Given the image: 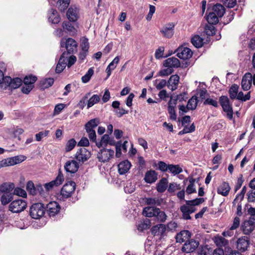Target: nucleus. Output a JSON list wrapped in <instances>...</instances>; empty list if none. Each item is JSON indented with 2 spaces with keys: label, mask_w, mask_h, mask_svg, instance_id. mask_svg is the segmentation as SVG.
<instances>
[{
  "label": "nucleus",
  "mask_w": 255,
  "mask_h": 255,
  "mask_svg": "<svg viewBox=\"0 0 255 255\" xmlns=\"http://www.w3.org/2000/svg\"><path fill=\"white\" fill-rule=\"evenodd\" d=\"M255 85V74L253 76L251 73H247L243 77L241 85L244 91H248L250 89L252 83Z\"/></svg>",
  "instance_id": "1a4fd4ad"
},
{
  "label": "nucleus",
  "mask_w": 255,
  "mask_h": 255,
  "mask_svg": "<svg viewBox=\"0 0 255 255\" xmlns=\"http://www.w3.org/2000/svg\"><path fill=\"white\" fill-rule=\"evenodd\" d=\"M64 181V176L60 171H59L58 174L56 178L49 183H45L44 186L47 191H49L54 187L58 186L61 185Z\"/></svg>",
  "instance_id": "4468645a"
},
{
  "label": "nucleus",
  "mask_w": 255,
  "mask_h": 255,
  "mask_svg": "<svg viewBox=\"0 0 255 255\" xmlns=\"http://www.w3.org/2000/svg\"><path fill=\"white\" fill-rule=\"evenodd\" d=\"M242 201V200H238V201L235 203V200H234L233 202V206H237V214L239 216H241L242 215V204H241Z\"/></svg>",
  "instance_id": "e2e57ef3"
},
{
  "label": "nucleus",
  "mask_w": 255,
  "mask_h": 255,
  "mask_svg": "<svg viewBox=\"0 0 255 255\" xmlns=\"http://www.w3.org/2000/svg\"><path fill=\"white\" fill-rule=\"evenodd\" d=\"M13 196L11 193L3 194L0 197L1 204L6 205L12 200Z\"/></svg>",
  "instance_id": "c03bdc74"
},
{
  "label": "nucleus",
  "mask_w": 255,
  "mask_h": 255,
  "mask_svg": "<svg viewBox=\"0 0 255 255\" xmlns=\"http://www.w3.org/2000/svg\"><path fill=\"white\" fill-rule=\"evenodd\" d=\"M79 168L78 163L75 160L67 161L64 165V168L67 172L75 173Z\"/></svg>",
  "instance_id": "a211bd4d"
},
{
  "label": "nucleus",
  "mask_w": 255,
  "mask_h": 255,
  "mask_svg": "<svg viewBox=\"0 0 255 255\" xmlns=\"http://www.w3.org/2000/svg\"><path fill=\"white\" fill-rule=\"evenodd\" d=\"M169 232L166 225L160 224V237L167 236Z\"/></svg>",
  "instance_id": "69168bd1"
},
{
  "label": "nucleus",
  "mask_w": 255,
  "mask_h": 255,
  "mask_svg": "<svg viewBox=\"0 0 255 255\" xmlns=\"http://www.w3.org/2000/svg\"><path fill=\"white\" fill-rule=\"evenodd\" d=\"M124 190L126 193L129 194L131 193L135 190L134 185H132L131 182H128L124 188Z\"/></svg>",
  "instance_id": "0e129e2a"
},
{
  "label": "nucleus",
  "mask_w": 255,
  "mask_h": 255,
  "mask_svg": "<svg viewBox=\"0 0 255 255\" xmlns=\"http://www.w3.org/2000/svg\"><path fill=\"white\" fill-rule=\"evenodd\" d=\"M143 214L146 217H155L158 220V215L159 214V209L154 206H148L145 207L143 210Z\"/></svg>",
  "instance_id": "f3484780"
},
{
  "label": "nucleus",
  "mask_w": 255,
  "mask_h": 255,
  "mask_svg": "<svg viewBox=\"0 0 255 255\" xmlns=\"http://www.w3.org/2000/svg\"><path fill=\"white\" fill-rule=\"evenodd\" d=\"M47 17L48 21L53 24L58 23L61 19L56 10L54 9H51L49 10Z\"/></svg>",
  "instance_id": "4be33fe9"
},
{
  "label": "nucleus",
  "mask_w": 255,
  "mask_h": 255,
  "mask_svg": "<svg viewBox=\"0 0 255 255\" xmlns=\"http://www.w3.org/2000/svg\"><path fill=\"white\" fill-rule=\"evenodd\" d=\"M13 194L18 196L25 198L27 196L26 192L23 189L19 187L14 188Z\"/></svg>",
  "instance_id": "bf43d9fd"
},
{
  "label": "nucleus",
  "mask_w": 255,
  "mask_h": 255,
  "mask_svg": "<svg viewBox=\"0 0 255 255\" xmlns=\"http://www.w3.org/2000/svg\"><path fill=\"white\" fill-rule=\"evenodd\" d=\"M94 74V70L92 68H90L86 74L82 77V81L84 83H86L89 81L92 76Z\"/></svg>",
  "instance_id": "5fc2aeb1"
},
{
  "label": "nucleus",
  "mask_w": 255,
  "mask_h": 255,
  "mask_svg": "<svg viewBox=\"0 0 255 255\" xmlns=\"http://www.w3.org/2000/svg\"><path fill=\"white\" fill-rule=\"evenodd\" d=\"M53 78H45L40 81V87L42 89H46L51 87L53 84Z\"/></svg>",
  "instance_id": "a19ab883"
},
{
  "label": "nucleus",
  "mask_w": 255,
  "mask_h": 255,
  "mask_svg": "<svg viewBox=\"0 0 255 255\" xmlns=\"http://www.w3.org/2000/svg\"><path fill=\"white\" fill-rule=\"evenodd\" d=\"M89 100L87 101V109H89L92 106H93L95 104L98 103L100 100V96L98 95L95 94L93 95L90 98H89Z\"/></svg>",
  "instance_id": "4c0bfd02"
},
{
  "label": "nucleus",
  "mask_w": 255,
  "mask_h": 255,
  "mask_svg": "<svg viewBox=\"0 0 255 255\" xmlns=\"http://www.w3.org/2000/svg\"><path fill=\"white\" fill-rule=\"evenodd\" d=\"M180 65V63L179 60L174 57L167 59L163 63L164 67H169L172 69V68H177L179 67Z\"/></svg>",
  "instance_id": "bb28decb"
},
{
  "label": "nucleus",
  "mask_w": 255,
  "mask_h": 255,
  "mask_svg": "<svg viewBox=\"0 0 255 255\" xmlns=\"http://www.w3.org/2000/svg\"><path fill=\"white\" fill-rule=\"evenodd\" d=\"M26 190L31 195L36 194V189L32 181H29L26 184Z\"/></svg>",
  "instance_id": "603ef678"
},
{
  "label": "nucleus",
  "mask_w": 255,
  "mask_h": 255,
  "mask_svg": "<svg viewBox=\"0 0 255 255\" xmlns=\"http://www.w3.org/2000/svg\"><path fill=\"white\" fill-rule=\"evenodd\" d=\"M197 105V98L196 96H193L188 102L187 106L191 110L195 109Z\"/></svg>",
  "instance_id": "3c124183"
},
{
  "label": "nucleus",
  "mask_w": 255,
  "mask_h": 255,
  "mask_svg": "<svg viewBox=\"0 0 255 255\" xmlns=\"http://www.w3.org/2000/svg\"><path fill=\"white\" fill-rule=\"evenodd\" d=\"M176 105V100L173 99V97H171L170 101L168 102V112L169 114L170 119L176 121L177 116L175 113V108Z\"/></svg>",
  "instance_id": "6ab92c4d"
},
{
  "label": "nucleus",
  "mask_w": 255,
  "mask_h": 255,
  "mask_svg": "<svg viewBox=\"0 0 255 255\" xmlns=\"http://www.w3.org/2000/svg\"><path fill=\"white\" fill-rule=\"evenodd\" d=\"M114 154V151L112 149H102L97 155L99 160L105 162L109 161Z\"/></svg>",
  "instance_id": "dca6fc26"
},
{
  "label": "nucleus",
  "mask_w": 255,
  "mask_h": 255,
  "mask_svg": "<svg viewBox=\"0 0 255 255\" xmlns=\"http://www.w3.org/2000/svg\"><path fill=\"white\" fill-rule=\"evenodd\" d=\"M181 189V187L180 184H177L176 182H171L169 184L167 191L171 195H174L175 192Z\"/></svg>",
  "instance_id": "473e14b6"
},
{
  "label": "nucleus",
  "mask_w": 255,
  "mask_h": 255,
  "mask_svg": "<svg viewBox=\"0 0 255 255\" xmlns=\"http://www.w3.org/2000/svg\"><path fill=\"white\" fill-rule=\"evenodd\" d=\"M70 0H59L57 2L59 9L61 11H64L69 6Z\"/></svg>",
  "instance_id": "09e8293b"
},
{
  "label": "nucleus",
  "mask_w": 255,
  "mask_h": 255,
  "mask_svg": "<svg viewBox=\"0 0 255 255\" xmlns=\"http://www.w3.org/2000/svg\"><path fill=\"white\" fill-rule=\"evenodd\" d=\"M120 61V58L119 56H116L113 60L109 64L108 67H109L112 70H114L116 67L117 65L119 63Z\"/></svg>",
  "instance_id": "338daca9"
},
{
  "label": "nucleus",
  "mask_w": 255,
  "mask_h": 255,
  "mask_svg": "<svg viewBox=\"0 0 255 255\" xmlns=\"http://www.w3.org/2000/svg\"><path fill=\"white\" fill-rule=\"evenodd\" d=\"M75 187L76 183L73 181H69L65 183L60 191L62 199L71 197L75 190Z\"/></svg>",
  "instance_id": "0eeeda50"
},
{
  "label": "nucleus",
  "mask_w": 255,
  "mask_h": 255,
  "mask_svg": "<svg viewBox=\"0 0 255 255\" xmlns=\"http://www.w3.org/2000/svg\"><path fill=\"white\" fill-rule=\"evenodd\" d=\"M66 16L70 21H76L80 17L79 7L75 5H71L67 11Z\"/></svg>",
  "instance_id": "9d476101"
},
{
  "label": "nucleus",
  "mask_w": 255,
  "mask_h": 255,
  "mask_svg": "<svg viewBox=\"0 0 255 255\" xmlns=\"http://www.w3.org/2000/svg\"><path fill=\"white\" fill-rule=\"evenodd\" d=\"M65 54L66 52H63L56 66L55 71L57 73H60L63 71L67 65V57L65 56Z\"/></svg>",
  "instance_id": "5701e85b"
},
{
  "label": "nucleus",
  "mask_w": 255,
  "mask_h": 255,
  "mask_svg": "<svg viewBox=\"0 0 255 255\" xmlns=\"http://www.w3.org/2000/svg\"><path fill=\"white\" fill-rule=\"evenodd\" d=\"M61 207L55 201L50 202L46 206V211L50 217H55L60 212Z\"/></svg>",
  "instance_id": "f8f14e48"
},
{
  "label": "nucleus",
  "mask_w": 255,
  "mask_h": 255,
  "mask_svg": "<svg viewBox=\"0 0 255 255\" xmlns=\"http://www.w3.org/2000/svg\"><path fill=\"white\" fill-rule=\"evenodd\" d=\"M249 245V241L247 237H242L239 238L237 242V248L242 252L245 251Z\"/></svg>",
  "instance_id": "b1692460"
},
{
  "label": "nucleus",
  "mask_w": 255,
  "mask_h": 255,
  "mask_svg": "<svg viewBox=\"0 0 255 255\" xmlns=\"http://www.w3.org/2000/svg\"><path fill=\"white\" fill-rule=\"evenodd\" d=\"M27 207V202L23 199H15L9 205V210L13 213H18L24 211Z\"/></svg>",
  "instance_id": "20e7f679"
},
{
  "label": "nucleus",
  "mask_w": 255,
  "mask_h": 255,
  "mask_svg": "<svg viewBox=\"0 0 255 255\" xmlns=\"http://www.w3.org/2000/svg\"><path fill=\"white\" fill-rule=\"evenodd\" d=\"M191 237V233L188 230H183L178 233L176 236L177 243H182L186 242Z\"/></svg>",
  "instance_id": "aec40b11"
},
{
  "label": "nucleus",
  "mask_w": 255,
  "mask_h": 255,
  "mask_svg": "<svg viewBox=\"0 0 255 255\" xmlns=\"http://www.w3.org/2000/svg\"><path fill=\"white\" fill-rule=\"evenodd\" d=\"M214 24H207L205 27L204 32L208 36H212L215 33Z\"/></svg>",
  "instance_id": "864d4df0"
},
{
  "label": "nucleus",
  "mask_w": 255,
  "mask_h": 255,
  "mask_svg": "<svg viewBox=\"0 0 255 255\" xmlns=\"http://www.w3.org/2000/svg\"><path fill=\"white\" fill-rule=\"evenodd\" d=\"M191 42L196 48L201 47L203 44V39L198 35H194L191 38Z\"/></svg>",
  "instance_id": "58836bf2"
},
{
  "label": "nucleus",
  "mask_w": 255,
  "mask_h": 255,
  "mask_svg": "<svg viewBox=\"0 0 255 255\" xmlns=\"http://www.w3.org/2000/svg\"><path fill=\"white\" fill-rule=\"evenodd\" d=\"M231 188L228 183L224 182L218 188L217 192L224 196L228 195Z\"/></svg>",
  "instance_id": "cd10ccee"
},
{
  "label": "nucleus",
  "mask_w": 255,
  "mask_h": 255,
  "mask_svg": "<svg viewBox=\"0 0 255 255\" xmlns=\"http://www.w3.org/2000/svg\"><path fill=\"white\" fill-rule=\"evenodd\" d=\"M131 165L130 162L128 160L121 162L118 164L119 173L121 175L127 173L130 168Z\"/></svg>",
  "instance_id": "393cba45"
},
{
  "label": "nucleus",
  "mask_w": 255,
  "mask_h": 255,
  "mask_svg": "<svg viewBox=\"0 0 255 255\" xmlns=\"http://www.w3.org/2000/svg\"><path fill=\"white\" fill-rule=\"evenodd\" d=\"M150 226V221L148 219H146L143 222H140L137 225V229L139 232H143L144 230H146Z\"/></svg>",
  "instance_id": "e433bc0d"
},
{
  "label": "nucleus",
  "mask_w": 255,
  "mask_h": 255,
  "mask_svg": "<svg viewBox=\"0 0 255 255\" xmlns=\"http://www.w3.org/2000/svg\"><path fill=\"white\" fill-rule=\"evenodd\" d=\"M219 17L217 15L213 13L212 12H209V14L207 16L206 19L209 24H216L219 22Z\"/></svg>",
  "instance_id": "37998d69"
},
{
  "label": "nucleus",
  "mask_w": 255,
  "mask_h": 255,
  "mask_svg": "<svg viewBox=\"0 0 255 255\" xmlns=\"http://www.w3.org/2000/svg\"><path fill=\"white\" fill-rule=\"evenodd\" d=\"M169 171L173 175H176L181 173L183 169L178 164H169Z\"/></svg>",
  "instance_id": "ea45409f"
},
{
  "label": "nucleus",
  "mask_w": 255,
  "mask_h": 255,
  "mask_svg": "<svg viewBox=\"0 0 255 255\" xmlns=\"http://www.w3.org/2000/svg\"><path fill=\"white\" fill-rule=\"evenodd\" d=\"M174 27L173 23H168L163 26L161 32L165 37L170 38L174 34Z\"/></svg>",
  "instance_id": "412c9836"
},
{
  "label": "nucleus",
  "mask_w": 255,
  "mask_h": 255,
  "mask_svg": "<svg viewBox=\"0 0 255 255\" xmlns=\"http://www.w3.org/2000/svg\"><path fill=\"white\" fill-rule=\"evenodd\" d=\"M100 124V120L98 118L91 120L85 125V129L94 130V128H96Z\"/></svg>",
  "instance_id": "c9c22d12"
},
{
  "label": "nucleus",
  "mask_w": 255,
  "mask_h": 255,
  "mask_svg": "<svg viewBox=\"0 0 255 255\" xmlns=\"http://www.w3.org/2000/svg\"><path fill=\"white\" fill-rule=\"evenodd\" d=\"M36 77L32 75H29L25 77L23 79V83L24 84L33 85V83L36 81Z\"/></svg>",
  "instance_id": "13d9d810"
},
{
  "label": "nucleus",
  "mask_w": 255,
  "mask_h": 255,
  "mask_svg": "<svg viewBox=\"0 0 255 255\" xmlns=\"http://www.w3.org/2000/svg\"><path fill=\"white\" fill-rule=\"evenodd\" d=\"M255 225L251 223V221H245L242 225L243 231L245 234H250L255 229Z\"/></svg>",
  "instance_id": "c85d7f7f"
},
{
  "label": "nucleus",
  "mask_w": 255,
  "mask_h": 255,
  "mask_svg": "<svg viewBox=\"0 0 255 255\" xmlns=\"http://www.w3.org/2000/svg\"><path fill=\"white\" fill-rule=\"evenodd\" d=\"M14 187L15 186L13 183H3L0 185V193H10Z\"/></svg>",
  "instance_id": "c756f323"
},
{
  "label": "nucleus",
  "mask_w": 255,
  "mask_h": 255,
  "mask_svg": "<svg viewBox=\"0 0 255 255\" xmlns=\"http://www.w3.org/2000/svg\"><path fill=\"white\" fill-rule=\"evenodd\" d=\"M62 27L64 30H67L70 33H75L76 32L74 26L69 21L63 22Z\"/></svg>",
  "instance_id": "49530a36"
},
{
  "label": "nucleus",
  "mask_w": 255,
  "mask_h": 255,
  "mask_svg": "<svg viewBox=\"0 0 255 255\" xmlns=\"http://www.w3.org/2000/svg\"><path fill=\"white\" fill-rule=\"evenodd\" d=\"M25 159L26 156L24 155H17L4 159L0 161V168L19 164Z\"/></svg>",
  "instance_id": "39448f33"
},
{
  "label": "nucleus",
  "mask_w": 255,
  "mask_h": 255,
  "mask_svg": "<svg viewBox=\"0 0 255 255\" xmlns=\"http://www.w3.org/2000/svg\"><path fill=\"white\" fill-rule=\"evenodd\" d=\"M60 43L61 47L65 48L68 54L73 53L77 51V43L73 38H62Z\"/></svg>",
  "instance_id": "423d86ee"
},
{
  "label": "nucleus",
  "mask_w": 255,
  "mask_h": 255,
  "mask_svg": "<svg viewBox=\"0 0 255 255\" xmlns=\"http://www.w3.org/2000/svg\"><path fill=\"white\" fill-rule=\"evenodd\" d=\"M168 181L167 178H162L160 179V193L163 192L167 189Z\"/></svg>",
  "instance_id": "4d7b16f0"
},
{
  "label": "nucleus",
  "mask_w": 255,
  "mask_h": 255,
  "mask_svg": "<svg viewBox=\"0 0 255 255\" xmlns=\"http://www.w3.org/2000/svg\"><path fill=\"white\" fill-rule=\"evenodd\" d=\"M91 157L90 152L85 147H81L76 152L75 157L79 163H84Z\"/></svg>",
  "instance_id": "9b49d317"
},
{
  "label": "nucleus",
  "mask_w": 255,
  "mask_h": 255,
  "mask_svg": "<svg viewBox=\"0 0 255 255\" xmlns=\"http://www.w3.org/2000/svg\"><path fill=\"white\" fill-rule=\"evenodd\" d=\"M224 237L217 236L215 237L214 241L215 244L218 247H225L228 245L229 242Z\"/></svg>",
  "instance_id": "f704fd0d"
},
{
  "label": "nucleus",
  "mask_w": 255,
  "mask_h": 255,
  "mask_svg": "<svg viewBox=\"0 0 255 255\" xmlns=\"http://www.w3.org/2000/svg\"><path fill=\"white\" fill-rule=\"evenodd\" d=\"M109 140V135L107 134H105L102 136L100 141L96 142V144L99 148L105 147L108 144Z\"/></svg>",
  "instance_id": "79ce46f5"
},
{
  "label": "nucleus",
  "mask_w": 255,
  "mask_h": 255,
  "mask_svg": "<svg viewBox=\"0 0 255 255\" xmlns=\"http://www.w3.org/2000/svg\"><path fill=\"white\" fill-rule=\"evenodd\" d=\"M179 81V77L177 75L171 76L168 81V88L171 91L176 90L177 88Z\"/></svg>",
  "instance_id": "a878e982"
},
{
  "label": "nucleus",
  "mask_w": 255,
  "mask_h": 255,
  "mask_svg": "<svg viewBox=\"0 0 255 255\" xmlns=\"http://www.w3.org/2000/svg\"><path fill=\"white\" fill-rule=\"evenodd\" d=\"M76 144V141L74 138L70 139L69 140L66 145L65 146V150L67 152H69L72 150L74 147L75 146Z\"/></svg>",
  "instance_id": "6e6d98bb"
},
{
  "label": "nucleus",
  "mask_w": 255,
  "mask_h": 255,
  "mask_svg": "<svg viewBox=\"0 0 255 255\" xmlns=\"http://www.w3.org/2000/svg\"><path fill=\"white\" fill-rule=\"evenodd\" d=\"M212 254V251L207 245L201 246L198 250L199 255H211Z\"/></svg>",
  "instance_id": "de8ad7c7"
},
{
  "label": "nucleus",
  "mask_w": 255,
  "mask_h": 255,
  "mask_svg": "<svg viewBox=\"0 0 255 255\" xmlns=\"http://www.w3.org/2000/svg\"><path fill=\"white\" fill-rule=\"evenodd\" d=\"M45 212L43 204L38 203L31 205L29 210V214L31 218L39 219L42 217Z\"/></svg>",
  "instance_id": "7ed1b4c3"
},
{
  "label": "nucleus",
  "mask_w": 255,
  "mask_h": 255,
  "mask_svg": "<svg viewBox=\"0 0 255 255\" xmlns=\"http://www.w3.org/2000/svg\"><path fill=\"white\" fill-rule=\"evenodd\" d=\"M157 179V175L153 170L147 171L144 177L145 181L148 183H151L155 181Z\"/></svg>",
  "instance_id": "2f4dec72"
},
{
  "label": "nucleus",
  "mask_w": 255,
  "mask_h": 255,
  "mask_svg": "<svg viewBox=\"0 0 255 255\" xmlns=\"http://www.w3.org/2000/svg\"><path fill=\"white\" fill-rule=\"evenodd\" d=\"M66 105L64 104H59L55 106L53 114L54 115H59L62 111L65 108Z\"/></svg>",
  "instance_id": "052dcab7"
},
{
  "label": "nucleus",
  "mask_w": 255,
  "mask_h": 255,
  "mask_svg": "<svg viewBox=\"0 0 255 255\" xmlns=\"http://www.w3.org/2000/svg\"><path fill=\"white\" fill-rule=\"evenodd\" d=\"M204 201V199L202 198L186 201V205H184L180 207V210L183 214V218L185 220L191 219L190 214L195 211L194 208L191 206L198 205Z\"/></svg>",
  "instance_id": "f03ea898"
},
{
  "label": "nucleus",
  "mask_w": 255,
  "mask_h": 255,
  "mask_svg": "<svg viewBox=\"0 0 255 255\" xmlns=\"http://www.w3.org/2000/svg\"><path fill=\"white\" fill-rule=\"evenodd\" d=\"M212 10V12L219 17H222L225 12V8L221 4H216L214 5Z\"/></svg>",
  "instance_id": "7c9ffc66"
},
{
  "label": "nucleus",
  "mask_w": 255,
  "mask_h": 255,
  "mask_svg": "<svg viewBox=\"0 0 255 255\" xmlns=\"http://www.w3.org/2000/svg\"><path fill=\"white\" fill-rule=\"evenodd\" d=\"M199 98L201 100L205 99L207 94V91L205 89H200L197 90V93Z\"/></svg>",
  "instance_id": "774afa93"
},
{
  "label": "nucleus",
  "mask_w": 255,
  "mask_h": 255,
  "mask_svg": "<svg viewBox=\"0 0 255 255\" xmlns=\"http://www.w3.org/2000/svg\"><path fill=\"white\" fill-rule=\"evenodd\" d=\"M239 86L236 84L233 85L229 91V96L231 99H235L238 92Z\"/></svg>",
  "instance_id": "a18cd8bd"
},
{
  "label": "nucleus",
  "mask_w": 255,
  "mask_h": 255,
  "mask_svg": "<svg viewBox=\"0 0 255 255\" xmlns=\"http://www.w3.org/2000/svg\"><path fill=\"white\" fill-rule=\"evenodd\" d=\"M189 184L186 188V192L188 194L196 192L195 182V180L192 177L188 178Z\"/></svg>",
  "instance_id": "72a5a7b5"
},
{
  "label": "nucleus",
  "mask_w": 255,
  "mask_h": 255,
  "mask_svg": "<svg viewBox=\"0 0 255 255\" xmlns=\"http://www.w3.org/2000/svg\"><path fill=\"white\" fill-rule=\"evenodd\" d=\"M86 132L88 134V137L91 141L94 142H97L96 141V134L95 130L86 129Z\"/></svg>",
  "instance_id": "680f3d73"
},
{
  "label": "nucleus",
  "mask_w": 255,
  "mask_h": 255,
  "mask_svg": "<svg viewBox=\"0 0 255 255\" xmlns=\"http://www.w3.org/2000/svg\"><path fill=\"white\" fill-rule=\"evenodd\" d=\"M199 242L193 239L188 240L183 245L182 248V251L185 253H191L194 252L198 247Z\"/></svg>",
  "instance_id": "ddd939ff"
},
{
  "label": "nucleus",
  "mask_w": 255,
  "mask_h": 255,
  "mask_svg": "<svg viewBox=\"0 0 255 255\" xmlns=\"http://www.w3.org/2000/svg\"><path fill=\"white\" fill-rule=\"evenodd\" d=\"M175 52L177 53L178 57L184 60L191 58L193 54L190 49L183 46L179 47Z\"/></svg>",
  "instance_id": "2eb2a0df"
},
{
  "label": "nucleus",
  "mask_w": 255,
  "mask_h": 255,
  "mask_svg": "<svg viewBox=\"0 0 255 255\" xmlns=\"http://www.w3.org/2000/svg\"><path fill=\"white\" fill-rule=\"evenodd\" d=\"M91 96V92L86 93L85 96L80 100L78 104V107L81 109L83 108L86 106V102H87L88 99Z\"/></svg>",
  "instance_id": "8fccbe9b"
},
{
  "label": "nucleus",
  "mask_w": 255,
  "mask_h": 255,
  "mask_svg": "<svg viewBox=\"0 0 255 255\" xmlns=\"http://www.w3.org/2000/svg\"><path fill=\"white\" fill-rule=\"evenodd\" d=\"M22 83V81L19 78L11 79L9 76L4 77L3 72L0 70V88L2 90L16 89L21 85Z\"/></svg>",
  "instance_id": "f257e3e1"
},
{
  "label": "nucleus",
  "mask_w": 255,
  "mask_h": 255,
  "mask_svg": "<svg viewBox=\"0 0 255 255\" xmlns=\"http://www.w3.org/2000/svg\"><path fill=\"white\" fill-rule=\"evenodd\" d=\"M220 103L224 111L227 113L228 118L231 120L233 118V111L229 98L227 96H222L220 98Z\"/></svg>",
  "instance_id": "6e6552de"
}]
</instances>
